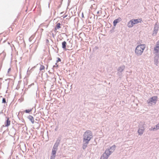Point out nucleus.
<instances>
[{
	"mask_svg": "<svg viewBox=\"0 0 159 159\" xmlns=\"http://www.w3.org/2000/svg\"><path fill=\"white\" fill-rule=\"evenodd\" d=\"M146 48L145 44H140L138 45L135 50V53L138 56L141 55Z\"/></svg>",
	"mask_w": 159,
	"mask_h": 159,
	"instance_id": "1",
	"label": "nucleus"
},
{
	"mask_svg": "<svg viewBox=\"0 0 159 159\" xmlns=\"http://www.w3.org/2000/svg\"><path fill=\"white\" fill-rule=\"evenodd\" d=\"M92 137V132L89 130L86 131L84 135L83 142L86 143H88L89 141Z\"/></svg>",
	"mask_w": 159,
	"mask_h": 159,
	"instance_id": "2",
	"label": "nucleus"
},
{
	"mask_svg": "<svg viewBox=\"0 0 159 159\" xmlns=\"http://www.w3.org/2000/svg\"><path fill=\"white\" fill-rule=\"evenodd\" d=\"M157 99V97L156 96H153L147 100V103L148 104H152L153 103L155 104L156 103Z\"/></svg>",
	"mask_w": 159,
	"mask_h": 159,
	"instance_id": "3",
	"label": "nucleus"
},
{
	"mask_svg": "<svg viewBox=\"0 0 159 159\" xmlns=\"http://www.w3.org/2000/svg\"><path fill=\"white\" fill-rule=\"evenodd\" d=\"M159 28V25H158L157 23H156L154 25V27L152 34V35L153 36H155L156 35L158 30Z\"/></svg>",
	"mask_w": 159,
	"mask_h": 159,
	"instance_id": "4",
	"label": "nucleus"
},
{
	"mask_svg": "<svg viewBox=\"0 0 159 159\" xmlns=\"http://www.w3.org/2000/svg\"><path fill=\"white\" fill-rule=\"evenodd\" d=\"M125 68V66L124 65L121 66L118 68L117 74L120 76H122V72L124 70Z\"/></svg>",
	"mask_w": 159,
	"mask_h": 159,
	"instance_id": "5",
	"label": "nucleus"
},
{
	"mask_svg": "<svg viewBox=\"0 0 159 159\" xmlns=\"http://www.w3.org/2000/svg\"><path fill=\"white\" fill-rule=\"evenodd\" d=\"M109 150H107L105 151V153H104L102 156H101L100 159H107L109 156Z\"/></svg>",
	"mask_w": 159,
	"mask_h": 159,
	"instance_id": "6",
	"label": "nucleus"
},
{
	"mask_svg": "<svg viewBox=\"0 0 159 159\" xmlns=\"http://www.w3.org/2000/svg\"><path fill=\"white\" fill-rule=\"evenodd\" d=\"M58 146V144L55 143L53 147V148L52 154L53 155L56 156L55 155L56 154V151L57 149V147Z\"/></svg>",
	"mask_w": 159,
	"mask_h": 159,
	"instance_id": "7",
	"label": "nucleus"
},
{
	"mask_svg": "<svg viewBox=\"0 0 159 159\" xmlns=\"http://www.w3.org/2000/svg\"><path fill=\"white\" fill-rule=\"evenodd\" d=\"M159 57V54H155V56L154 58V64L157 66L159 63L158 59Z\"/></svg>",
	"mask_w": 159,
	"mask_h": 159,
	"instance_id": "8",
	"label": "nucleus"
},
{
	"mask_svg": "<svg viewBox=\"0 0 159 159\" xmlns=\"http://www.w3.org/2000/svg\"><path fill=\"white\" fill-rule=\"evenodd\" d=\"M144 130V128L143 127H139L138 130V132L139 135H142L143 134Z\"/></svg>",
	"mask_w": 159,
	"mask_h": 159,
	"instance_id": "9",
	"label": "nucleus"
},
{
	"mask_svg": "<svg viewBox=\"0 0 159 159\" xmlns=\"http://www.w3.org/2000/svg\"><path fill=\"white\" fill-rule=\"evenodd\" d=\"M135 24L134 22L133 19H132L128 22L127 25L129 28H131Z\"/></svg>",
	"mask_w": 159,
	"mask_h": 159,
	"instance_id": "10",
	"label": "nucleus"
},
{
	"mask_svg": "<svg viewBox=\"0 0 159 159\" xmlns=\"http://www.w3.org/2000/svg\"><path fill=\"white\" fill-rule=\"evenodd\" d=\"M121 20V19L119 17L117 19L113 21V25L114 26H115L116 24L120 22Z\"/></svg>",
	"mask_w": 159,
	"mask_h": 159,
	"instance_id": "11",
	"label": "nucleus"
},
{
	"mask_svg": "<svg viewBox=\"0 0 159 159\" xmlns=\"http://www.w3.org/2000/svg\"><path fill=\"white\" fill-rule=\"evenodd\" d=\"M116 148V146L115 145H114L110 147V155L111 154V153L114 152Z\"/></svg>",
	"mask_w": 159,
	"mask_h": 159,
	"instance_id": "12",
	"label": "nucleus"
},
{
	"mask_svg": "<svg viewBox=\"0 0 159 159\" xmlns=\"http://www.w3.org/2000/svg\"><path fill=\"white\" fill-rule=\"evenodd\" d=\"M154 50L155 52L154 53L155 54H159V47H157V46H155L154 48Z\"/></svg>",
	"mask_w": 159,
	"mask_h": 159,
	"instance_id": "13",
	"label": "nucleus"
},
{
	"mask_svg": "<svg viewBox=\"0 0 159 159\" xmlns=\"http://www.w3.org/2000/svg\"><path fill=\"white\" fill-rule=\"evenodd\" d=\"M28 118L32 123H34V118L33 116L31 115H30L28 116Z\"/></svg>",
	"mask_w": 159,
	"mask_h": 159,
	"instance_id": "14",
	"label": "nucleus"
},
{
	"mask_svg": "<svg viewBox=\"0 0 159 159\" xmlns=\"http://www.w3.org/2000/svg\"><path fill=\"white\" fill-rule=\"evenodd\" d=\"M62 48L64 49H66V41H63L62 43Z\"/></svg>",
	"mask_w": 159,
	"mask_h": 159,
	"instance_id": "15",
	"label": "nucleus"
},
{
	"mask_svg": "<svg viewBox=\"0 0 159 159\" xmlns=\"http://www.w3.org/2000/svg\"><path fill=\"white\" fill-rule=\"evenodd\" d=\"M10 124H11V121L9 120V118H7V120L6 124L5 125V126L7 127V126H9V125H10Z\"/></svg>",
	"mask_w": 159,
	"mask_h": 159,
	"instance_id": "16",
	"label": "nucleus"
},
{
	"mask_svg": "<svg viewBox=\"0 0 159 159\" xmlns=\"http://www.w3.org/2000/svg\"><path fill=\"white\" fill-rule=\"evenodd\" d=\"M61 28V24L59 23H57L56 25V27L55 28V29L56 30H57V29H59Z\"/></svg>",
	"mask_w": 159,
	"mask_h": 159,
	"instance_id": "17",
	"label": "nucleus"
},
{
	"mask_svg": "<svg viewBox=\"0 0 159 159\" xmlns=\"http://www.w3.org/2000/svg\"><path fill=\"white\" fill-rule=\"evenodd\" d=\"M133 19L134 22V24H138L139 22V20L138 19Z\"/></svg>",
	"mask_w": 159,
	"mask_h": 159,
	"instance_id": "18",
	"label": "nucleus"
},
{
	"mask_svg": "<svg viewBox=\"0 0 159 159\" xmlns=\"http://www.w3.org/2000/svg\"><path fill=\"white\" fill-rule=\"evenodd\" d=\"M88 144V143H86L84 142V144L83 146V149H85L86 148Z\"/></svg>",
	"mask_w": 159,
	"mask_h": 159,
	"instance_id": "19",
	"label": "nucleus"
},
{
	"mask_svg": "<svg viewBox=\"0 0 159 159\" xmlns=\"http://www.w3.org/2000/svg\"><path fill=\"white\" fill-rule=\"evenodd\" d=\"M45 69V67L43 65H41L40 68V71L44 70Z\"/></svg>",
	"mask_w": 159,
	"mask_h": 159,
	"instance_id": "20",
	"label": "nucleus"
},
{
	"mask_svg": "<svg viewBox=\"0 0 159 159\" xmlns=\"http://www.w3.org/2000/svg\"><path fill=\"white\" fill-rule=\"evenodd\" d=\"M32 109H30L28 110H26L25 111L26 113H29L31 111H32Z\"/></svg>",
	"mask_w": 159,
	"mask_h": 159,
	"instance_id": "21",
	"label": "nucleus"
},
{
	"mask_svg": "<svg viewBox=\"0 0 159 159\" xmlns=\"http://www.w3.org/2000/svg\"><path fill=\"white\" fill-rule=\"evenodd\" d=\"M155 127L156 130L159 129V123L156 125Z\"/></svg>",
	"mask_w": 159,
	"mask_h": 159,
	"instance_id": "22",
	"label": "nucleus"
},
{
	"mask_svg": "<svg viewBox=\"0 0 159 159\" xmlns=\"http://www.w3.org/2000/svg\"><path fill=\"white\" fill-rule=\"evenodd\" d=\"M149 130L150 131L152 130L153 131H155L156 130L155 127H152L151 128H150L149 129Z\"/></svg>",
	"mask_w": 159,
	"mask_h": 159,
	"instance_id": "23",
	"label": "nucleus"
},
{
	"mask_svg": "<svg viewBox=\"0 0 159 159\" xmlns=\"http://www.w3.org/2000/svg\"><path fill=\"white\" fill-rule=\"evenodd\" d=\"M156 46L159 47V40L157 42Z\"/></svg>",
	"mask_w": 159,
	"mask_h": 159,
	"instance_id": "24",
	"label": "nucleus"
},
{
	"mask_svg": "<svg viewBox=\"0 0 159 159\" xmlns=\"http://www.w3.org/2000/svg\"><path fill=\"white\" fill-rule=\"evenodd\" d=\"M2 102L3 103H6V99L5 98H3L2 100Z\"/></svg>",
	"mask_w": 159,
	"mask_h": 159,
	"instance_id": "25",
	"label": "nucleus"
},
{
	"mask_svg": "<svg viewBox=\"0 0 159 159\" xmlns=\"http://www.w3.org/2000/svg\"><path fill=\"white\" fill-rule=\"evenodd\" d=\"M56 156L52 155L50 159H54Z\"/></svg>",
	"mask_w": 159,
	"mask_h": 159,
	"instance_id": "26",
	"label": "nucleus"
},
{
	"mask_svg": "<svg viewBox=\"0 0 159 159\" xmlns=\"http://www.w3.org/2000/svg\"><path fill=\"white\" fill-rule=\"evenodd\" d=\"M61 61V59L60 58L58 57L57 58V62H58L59 61Z\"/></svg>",
	"mask_w": 159,
	"mask_h": 159,
	"instance_id": "27",
	"label": "nucleus"
},
{
	"mask_svg": "<svg viewBox=\"0 0 159 159\" xmlns=\"http://www.w3.org/2000/svg\"><path fill=\"white\" fill-rule=\"evenodd\" d=\"M11 69L10 68H9L8 69V72H9L11 70Z\"/></svg>",
	"mask_w": 159,
	"mask_h": 159,
	"instance_id": "28",
	"label": "nucleus"
},
{
	"mask_svg": "<svg viewBox=\"0 0 159 159\" xmlns=\"http://www.w3.org/2000/svg\"><path fill=\"white\" fill-rule=\"evenodd\" d=\"M67 16V15H66L63 17V18H64Z\"/></svg>",
	"mask_w": 159,
	"mask_h": 159,
	"instance_id": "29",
	"label": "nucleus"
}]
</instances>
